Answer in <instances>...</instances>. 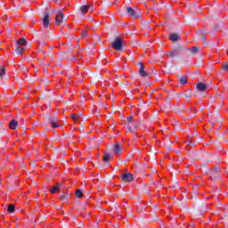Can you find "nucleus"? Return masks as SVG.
Masks as SVG:
<instances>
[{"mask_svg":"<svg viewBox=\"0 0 228 228\" xmlns=\"http://www.w3.org/2000/svg\"><path fill=\"white\" fill-rule=\"evenodd\" d=\"M208 211V207L203 201L198 200L194 205V215L196 216H203Z\"/></svg>","mask_w":228,"mask_h":228,"instance_id":"nucleus-1","label":"nucleus"},{"mask_svg":"<svg viewBox=\"0 0 228 228\" xmlns=\"http://www.w3.org/2000/svg\"><path fill=\"white\" fill-rule=\"evenodd\" d=\"M111 47H112V49H115L116 51H122V49H123L122 38L117 37L114 39V41L111 42Z\"/></svg>","mask_w":228,"mask_h":228,"instance_id":"nucleus-2","label":"nucleus"},{"mask_svg":"<svg viewBox=\"0 0 228 228\" xmlns=\"http://www.w3.org/2000/svg\"><path fill=\"white\" fill-rule=\"evenodd\" d=\"M139 76H141V77H151V73H148L147 71H145V66L143 65V62H139Z\"/></svg>","mask_w":228,"mask_h":228,"instance_id":"nucleus-3","label":"nucleus"},{"mask_svg":"<svg viewBox=\"0 0 228 228\" xmlns=\"http://www.w3.org/2000/svg\"><path fill=\"white\" fill-rule=\"evenodd\" d=\"M121 181L122 183H133V181H134V177L131 173L123 174L121 175Z\"/></svg>","mask_w":228,"mask_h":228,"instance_id":"nucleus-4","label":"nucleus"},{"mask_svg":"<svg viewBox=\"0 0 228 228\" xmlns=\"http://www.w3.org/2000/svg\"><path fill=\"white\" fill-rule=\"evenodd\" d=\"M64 19L65 15L63 14V12L58 11L55 17V23L59 26V24H62Z\"/></svg>","mask_w":228,"mask_h":228,"instance_id":"nucleus-5","label":"nucleus"},{"mask_svg":"<svg viewBox=\"0 0 228 228\" xmlns=\"http://www.w3.org/2000/svg\"><path fill=\"white\" fill-rule=\"evenodd\" d=\"M126 11L127 12L128 17H134V19H140V14L136 13V11L132 7H126Z\"/></svg>","mask_w":228,"mask_h":228,"instance_id":"nucleus-6","label":"nucleus"},{"mask_svg":"<svg viewBox=\"0 0 228 228\" xmlns=\"http://www.w3.org/2000/svg\"><path fill=\"white\" fill-rule=\"evenodd\" d=\"M50 20H51V16L49 15V12H45V16L43 17L44 28H49Z\"/></svg>","mask_w":228,"mask_h":228,"instance_id":"nucleus-7","label":"nucleus"},{"mask_svg":"<svg viewBox=\"0 0 228 228\" xmlns=\"http://www.w3.org/2000/svg\"><path fill=\"white\" fill-rule=\"evenodd\" d=\"M19 126V121L15 120V119H12L9 123V128L12 129V131H15V129H17Z\"/></svg>","mask_w":228,"mask_h":228,"instance_id":"nucleus-8","label":"nucleus"},{"mask_svg":"<svg viewBox=\"0 0 228 228\" xmlns=\"http://www.w3.org/2000/svg\"><path fill=\"white\" fill-rule=\"evenodd\" d=\"M65 54H68L66 57L67 60H74L76 58V55H74L72 49L69 50L68 53H63L62 57H65Z\"/></svg>","mask_w":228,"mask_h":228,"instance_id":"nucleus-9","label":"nucleus"},{"mask_svg":"<svg viewBox=\"0 0 228 228\" xmlns=\"http://www.w3.org/2000/svg\"><path fill=\"white\" fill-rule=\"evenodd\" d=\"M45 120H47L49 122V124H53V122L58 121V118H56V116L51 114V115L45 117Z\"/></svg>","mask_w":228,"mask_h":228,"instance_id":"nucleus-10","label":"nucleus"},{"mask_svg":"<svg viewBox=\"0 0 228 228\" xmlns=\"http://www.w3.org/2000/svg\"><path fill=\"white\" fill-rule=\"evenodd\" d=\"M197 89L199 90V92H206V90H208V85L204 83H199L197 85Z\"/></svg>","mask_w":228,"mask_h":228,"instance_id":"nucleus-11","label":"nucleus"},{"mask_svg":"<svg viewBox=\"0 0 228 228\" xmlns=\"http://www.w3.org/2000/svg\"><path fill=\"white\" fill-rule=\"evenodd\" d=\"M115 154H122V146L120 143H116L113 147Z\"/></svg>","mask_w":228,"mask_h":228,"instance_id":"nucleus-12","label":"nucleus"},{"mask_svg":"<svg viewBox=\"0 0 228 228\" xmlns=\"http://www.w3.org/2000/svg\"><path fill=\"white\" fill-rule=\"evenodd\" d=\"M88 10H90V5H82L79 8V12L82 15H85Z\"/></svg>","mask_w":228,"mask_h":228,"instance_id":"nucleus-13","label":"nucleus"},{"mask_svg":"<svg viewBox=\"0 0 228 228\" xmlns=\"http://www.w3.org/2000/svg\"><path fill=\"white\" fill-rule=\"evenodd\" d=\"M179 38H181V37H179V34L177 33H173L169 36V39L171 40V42H177Z\"/></svg>","mask_w":228,"mask_h":228,"instance_id":"nucleus-14","label":"nucleus"},{"mask_svg":"<svg viewBox=\"0 0 228 228\" xmlns=\"http://www.w3.org/2000/svg\"><path fill=\"white\" fill-rule=\"evenodd\" d=\"M16 44L17 45H21V47H24V45H28V41H26V38L21 37L16 41Z\"/></svg>","mask_w":228,"mask_h":228,"instance_id":"nucleus-15","label":"nucleus"},{"mask_svg":"<svg viewBox=\"0 0 228 228\" xmlns=\"http://www.w3.org/2000/svg\"><path fill=\"white\" fill-rule=\"evenodd\" d=\"M24 49H25V48L22 47V46H17V47L15 48V53H16V54H17L18 56L22 55V53H23Z\"/></svg>","mask_w":228,"mask_h":228,"instance_id":"nucleus-16","label":"nucleus"},{"mask_svg":"<svg viewBox=\"0 0 228 228\" xmlns=\"http://www.w3.org/2000/svg\"><path fill=\"white\" fill-rule=\"evenodd\" d=\"M60 188H61V184L56 183L53 186V188L50 190V193H56V191H58V190H60Z\"/></svg>","mask_w":228,"mask_h":228,"instance_id":"nucleus-17","label":"nucleus"},{"mask_svg":"<svg viewBox=\"0 0 228 228\" xmlns=\"http://www.w3.org/2000/svg\"><path fill=\"white\" fill-rule=\"evenodd\" d=\"M188 83V77L186 75H183L180 77V85H186Z\"/></svg>","mask_w":228,"mask_h":228,"instance_id":"nucleus-18","label":"nucleus"},{"mask_svg":"<svg viewBox=\"0 0 228 228\" xmlns=\"http://www.w3.org/2000/svg\"><path fill=\"white\" fill-rule=\"evenodd\" d=\"M151 76H154L155 77V79L157 81H159V74H158V71L155 69H152V72L150 73V77Z\"/></svg>","mask_w":228,"mask_h":228,"instance_id":"nucleus-19","label":"nucleus"},{"mask_svg":"<svg viewBox=\"0 0 228 228\" xmlns=\"http://www.w3.org/2000/svg\"><path fill=\"white\" fill-rule=\"evenodd\" d=\"M132 126L134 127V129L142 127V120L134 121Z\"/></svg>","mask_w":228,"mask_h":228,"instance_id":"nucleus-20","label":"nucleus"},{"mask_svg":"<svg viewBox=\"0 0 228 228\" xmlns=\"http://www.w3.org/2000/svg\"><path fill=\"white\" fill-rule=\"evenodd\" d=\"M189 51L191 53V54H198L199 53V46H192Z\"/></svg>","mask_w":228,"mask_h":228,"instance_id":"nucleus-21","label":"nucleus"},{"mask_svg":"<svg viewBox=\"0 0 228 228\" xmlns=\"http://www.w3.org/2000/svg\"><path fill=\"white\" fill-rule=\"evenodd\" d=\"M110 159H111V155L110 153H104L103 154L104 163H107V161H110Z\"/></svg>","mask_w":228,"mask_h":228,"instance_id":"nucleus-22","label":"nucleus"},{"mask_svg":"<svg viewBox=\"0 0 228 228\" xmlns=\"http://www.w3.org/2000/svg\"><path fill=\"white\" fill-rule=\"evenodd\" d=\"M8 213H15V205L11 204L7 208Z\"/></svg>","mask_w":228,"mask_h":228,"instance_id":"nucleus-23","label":"nucleus"},{"mask_svg":"<svg viewBox=\"0 0 228 228\" xmlns=\"http://www.w3.org/2000/svg\"><path fill=\"white\" fill-rule=\"evenodd\" d=\"M177 52L174 49L173 51L167 53L168 58H174L175 56H177Z\"/></svg>","mask_w":228,"mask_h":228,"instance_id":"nucleus-24","label":"nucleus"},{"mask_svg":"<svg viewBox=\"0 0 228 228\" xmlns=\"http://www.w3.org/2000/svg\"><path fill=\"white\" fill-rule=\"evenodd\" d=\"M75 195H76L77 199H81V197H83V191H81V190H77V191H75Z\"/></svg>","mask_w":228,"mask_h":228,"instance_id":"nucleus-25","label":"nucleus"},{"mask_svg":"<svg viewBox=\"0 0 228 228\" xmlns=\"http://www.w3.org/2000/svg\"><path fill=\"white\" fill-rule=\"evenodd\" d=\"M142 28L143 29H149V28H150V23H149V21H143V22L142 23Z\"/></svg>","mask_w":228,"mask_h":228,"instance_id":"nucleus-26","label":"nucleus"},{"mask_svg":"<svg viewBox=\"0 0 228 228\" xmlns=\"http://www.w3.org/2000/svg\"><path fill=\"white\" fill-rule=\"evenodd\" d=\"M177 53H181L183 49H184V46L183 45H179L174 48Z\"/></svg>","mask_w":228,"mask_h":228,"instance_id":"nucleus-27","label":"nucleus"},{"mask_svg":"<svg viewBox=\"0 0 228 228\" xmlns=\"http://www.w3.org/2000/svg\"><path fill=\"white\" fill-rule=\"evenodd\" d=\"M81 113H79V114H71V118L73 119V120H77L78 118H81Z\"/></svg>","mask_w":228,"mask_h":228,"instance_id":"nucleus-28","label":"nucleus"},{"mask_svg":"<svg viewBox=\"0 0 228 228\" xmlns=\"http://www.w3.org/2000/svg\"><path fill=\"white\" fill-rule=\"evenodd\" d=\"M4 74H6V69L4 67H2L0 69V77H3Z\"/></svg>","mask_w":228,"mask_h":228,"instance_id":"nucleus-29","label":"nucleus"},{"mask_svg":"<svg viewBox=\"0 0 228 228\" xmlns=\"http://www.w3.org/2000/svg\"><path fill=\"white\" fill-rule=\"evenodd\" d=\"M126 122H127V124H133V122H134L133 120V116L127 117L126 118Z\"/></svg>","mask_w":228,"mask_h":228,"instance_id":"nucleus-30","label":"nucleus"},{"mask_svg":"<svg viewBox=\"0 0 228 228\" xmlns=\"http://www.w3.org/2000/svg\"><path fill=\"white\" fill-rule=\"evenodd\" d=\"M50 124H51L52 127H53V128L60 127V125H58L56 123V121H53V123H50Z\"/></svg>","mask_w":228,"mask_h":228,"instance_id":"nucleus-31","label":"nucleus"},{"mask_svg":"<svg viewBox=\"0 0 228 228\" xmlns=\"http://www.w3.org/2000/svg\"><path fill=\"white\" fill-rule=\"evenodd\" d=\"M61 200H62V202H67V195L65 194L61 195Z\"/></svg>","mask_w":228,"mask_h":228,"instance_id":"nucleus-32","label":"nucleus"},{"mask_svg":"<svg viewBox=\"0 0 228 228\" xmlns=\"http://www.w3.org/2000/svg\"><path fill=\"white\" fill-rule=\"evenodd\" d=\"M222 69L224 71H228V63H224Z\"/></svg>","mask_w":228,"mask_h":228,"instance_id":"nucleus-33","label":"nucleus"},{"mask_svg":"<svg viewBox=\"0 0 228 228\" xmlns=\"http://www.w3.org/2000/svg\"><path fill=\"white\" fill-rule=\"evenodd\" d=\"M127 129L129 131V133H136V131H134V129H133V127H131V126L127 125Z\"/></svg>","mask_w":228,"mask_h":228,"instance_id":"nucleus-34","label":"nucleus"},{"mask_svg":"<svg viewBox=\"0 0 228 228\" xmlns=\"http://www.w3.org/2000/svg\"><path fill=\"white\" fill-rule=\"evenodd\" d=\"M214 172H216V174H220L222 170L220 169V167H215Z\"/></svg>","mask_w":228,"mask_h":228,"instance_id":"nucleus-35","label":"nucleus"},{"mask_svg":"<svg viewBox=\"0 0 228 228\" xmlns=\"http://www.w3.org/2000/svg\"><path fill=\"white\" fill-rule=\"evenodd\" d=\"M184 97H186V99H190V97H191V93L185 94Z\"/></svg>","mask_w":228,"mask_h":228,"instance_id":"nucleus-36","label":"nucleus"},{"mask_svg":"<svg viewBox=\"0 0 228 228\" xmlns=\"http://www.w3.org/2000/svg\"><path fill=\"white\" fill-rule=\"evenodd\" d=\"M88 33L86 32V30H84L82 32V37H87Z\"/></svg>","mask_w":228,"mask_h":228,"instance_id":"nucleus-37","label":"nucleus"},{"mask_svg":"<svg viewBox=\"0 0 228 228\" xmlns=\"http://www.w3.org/2000/svg\"><path fill=\"white\" fill-rule=\"evenodd\" d=\"M143 108V106H140V105H138V108H137V110H138V113H140V111H142V109Z\"/></svg>","mask_w":228,"mask_h":228,"instance_id":"nucleus-38","label":"nucleus"},{"mask_svg":"<svg viewBox=\"0 0 228 228\" xmlns=\"http://www.w3.org/2000/svg\"><path fill=\"white\" fill-rule=\"evenodd\" d=\"M77 54H78V60H81V58H83V55L79 53V51L77 52Z\"/></svg>","mask_w":228,"mask_h":228,"instance_id":"nucleus-39","label":"nucleus"},{"mask_svg":"<svg viewBox=\"0 0 228 228\" xmlns=\"http://www.w3.org/2000/svg\"><path fill=\"white\" fill-rule=\"evenodd\" d=\"M187 145H191V141H187Z\"/></svg>","mask_w":228,"mask_h":228,"instance_id":"nucleus-40","label":"nucleus"},{"mask_svg":"<svg viewBox=\"0 0 228 228\" xmlns=\"http://www.w3.org/2000/svg\"><path fill=\"white\" fill-rule=\"evenodd\" d=\"M24 167H25V166H24V163H22V164H21V168H24Z\"/></svg>","mask_w":228,"mask_h":228,"instance_id":"nucleus-41","label":"nucleus"},{"mask_svg":"<svg viewBox=\"0 0 228 228\" xmlns=\"http://www.w3.org/2000/svg\"><path fill=\"white\" fill-rule=\"evenodd\" d=\"M115 208H118V204H116V205H115Z\"/></svg>","mask_w":228,"mask_h":228,"instance_id":"nucleus-42","label":"nucleus"},{"mask_svg":"<svg viewBox=\"0 0 228 228\" xmlns=\"http://www.w3.org/2000/svg\"><path fill=\"white\" fill-rule=\"evenodd\" d=\"M221 136H223V137H224V136H225V134H223Z\"/></svg>","mask_w":228,"mask_h":228,"instance_id":"nucleus-43","label":"nucleus"},{"mask_svg":"<svg viewBox=\"0 0 228 228\" xmlns=\"http://www.w3.org/2000/svg\"><path fill=\"white\" fill-rule=\"evenodd\" d=\"M221 136H223V137H224V136H225V134H223Z\"/></svg>","mask_w":228,"mask_h":228,"instance_id":"nucleus-44","label":"nucleus"},{"mask_svg":"<svg viewBox=\"0 0 228 228\" xmlns=\"http://www.w3.org/2000/svg\"><path fill=\"white\" fill-rule=\"evenodd\" d=\"M203 41L206 42V38H203Z\"/></svg>","mask_w":228,"mask_h":228,"instance_id":"nucleus-45","label":"nucleus"},{"mask_svg":"<svg viewBox=\"0 0 228 228\" xmlns=\"http://www.w3.org/2000/svg\"><path fill=\"white\" fill-rule=\"evenodd\" d=\"M198 35H200V33H198Z\"/></svg>","mask_w":228,"mask_h":228,"instance_id":"nucleus-46","label":"nucleus"}]
</instances>
